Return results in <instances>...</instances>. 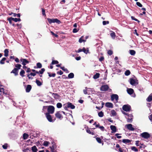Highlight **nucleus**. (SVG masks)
I'll return each mask as SVG.
<instances>
[{
  "label": "nucleus",
  "mask_w": 152,
  "mask_h": 152,
  "mask_svg": "<svg viewBox=\"0 0 152 152\" xmlns=\"http://www.w3.org/2000/svg\"><path fill=\"white\" fill-rule=\"evenodd\" d=\"M47 20L50 24H51L52 23H56L58 24H60L61 23L60 21L57 18L50 19L48 18H47Z\"/></svg>",
  "instance_id": "nucleus-1"
},
{
  "label": "nucleus",
  "mask_w": 152,
  "mask_h": 152,
  "mask_svg": "<svg viewBox=\"0 0 152 152\" xmlns=\"http://www.w3.org/2000/svg\"><path fill=\"white\" fill-rule=\"evenodd\" d=\"M122 109L125 111L129 112L131 110V107L129 104H125L123 106Z\"/></svg>",
  "instance_id": "nucleus-2"
},
{
  "label": "nucleus",
  "mask_w": 152,
  "mask_h": 152,
  "mask_svg": "<svg viewBox=\"0 0 152 152\" xmlns=\"http://www.w3.org/2000/svg\"><path fill=\"white\" fill-rule=\"evenodd\" d=\"M7 94V91L4 89L3 88H0V99H1L3 97V95Z\"/></svg>",
  "instance_id": "nucleus-3"
},
{
  "label": "nucleus",
  "mask_w": 152,
  "mask_h": 152,
  "mask_svg": "<svg viewBox=\"0 0 152 152\" xmlns=\"http://www.w3.org/2000/svg\"><path fill=\"white\" fill-rule=\"evenodd\" d=\"M140 136L145 139H148L150 137V135L147 132H144L141 134Z\"/></svg>",
  "instance_id": "nucleus-4"
},
{
  "label": "nucleus",
  "mask_w": 152,
  "mask_h": 152,
  "mask_svg": "<svg viewBox=\"0 0 152 152\" xmlns=\"http://www.w3.org/2000/svg\"><path fill=\"white\" fill-rule=\"evenodd\" d=\"M55 108L53 106H49L48 108V113L49 114H53Z\"/></svg>",
  "instance_id": "nucleus-5"
},
{
  "label": "nucleus",
  "mask_w": 152,
  "mask_h": 152,
  "mask_svg": "<svg viewBox=\"0 0 152 152\" xmlns=\"http://www.w3.org/2000/svg\"><path fill=\"white\" fill-rule=\"evenodd\" d=\"M46 117L48 121L51 122H53L55 120L52 119L51 116L49 113H46L45 114Z\"/></svg>",
  "instance_id": "nucleus-6"
},
{
  "label": "nucleus",
  "mask_w": 152,
  "mask_h": 152,
  "mask_svg": "<svg viewBox=\"0 0 152 152\" xmlns=\"http://www.w3.org/2000/svg\"><path fill=\"white\" fill-rule=\"evenodd\" d=\"M109 89V87L107 85H102L100 88V90L102 91H106Z\"/></svg>",
  "instance_id": "nucleus-7"
},
{
  "label": "nucleus",
  "mask_w": 152,
  "mask_h": 152,
  "mask_svg": "<svg viewBox=\"0 0 152 152\" xmlns=\"http://www.w3.org/2000/svg\"><path fill=\"white\" fill-rule=\"evenodd\" d=\"M111 100L112 101H113L115 99L116 101H118V96L116 94H113L111 96Z\"/></svg>",
  "instance_id": "nucleus-8"
},
{
  "label": "nucleus",
  "mask_w": 152,
  "mask_h": 152,
  "mask_svg": "<svg viewBox=\"0 0 152 152\" xmlns=\"http://www.w3.org/2000/svg\"><path fill=\"white\" fill-rule=\"evenodd\" d=\"M20 61L22 62V64L23 66H25L26 64H28L29 61L26 59L21 58L20 59Z\"/></svg>",
  "instance_id": "nucleus-9"
},
{
  "label": "nucleus",
  "mask_w": 152,
  "mask_h": 152,
  "mask_svg": "<svg viewBox=\"0 0 152 152\" xmlns=\"http://www.w3.org/2000/svg\"><path fill=\"white\" fill-rule=\"evenodd\" d=\"M128 118L127 119V121L128 122L131 123L133 121V116L132 114H129L128 115Z\"/></svg>",
  "instance_id": "nucleus-10"
},
{
  "label": "nucleus",
  "mask_w": 152,
  "mask_h": 152,
  "mask_svg": "<svg viewBox=\"0 0 152 152\" xmlns=\"http://www.w3.org/2000/svg\"><path fill=\"white\" fill-rule=\"evenodd\" d=\"M55 116L57 118L59 119L62 118H63L61 115V113L60 111L57 112L55 114Z\"/></svg>",
  "instance_id": "nucleus-11"
},
{
  "label": "nucleus",
  "mask_w": 152,
  "mask_h": 152,
  "mask_svg": "<svg viewBox=\"0 0 152 152\" xmlns=\"http://www.w3.org/2000/svg\"><path fill=\"white\" fill-rule=\"evenodd\" d=\"M129 80L130 83L132 85H134L136 84H138V83L136 82L135 79H134L132 78H130Z\"/></svg>",
  "instance_id": "nucleus-12"
},
{
  "label": "nucleus",
  "mask_w": 152,
  "mask_h": 152,
  "mask_svg": "<svg viewBox=\"0 0 152 152\" xmlns=\"http://www.w3.org/2000/svg\"><path fill=\"white\" fill-rule=\"evenodd\" d=\"M127 128L129 130L133 131L134 129L132 127V125L131 124H128L126 125Z\"/></svg>",
  "instance_id": "nucleus-13"
},
{
  "label": "nucleus",
  "mask_w": 152,
  "mask_h": 152,
  "mask_svg": "<svg viewBox=\"0 0 152 152\" xmlns=\"http://www.w3.org/2000/svg\"><path fill=\"white\" fill-rule=\"evenodd\" d=\"M74 73L72 72H71V73H70L68 75V77H63V78H65V79H67L68 78L69 79H71V78H74Z\"/></svg>",
  "instance_id": "nucleus-14"
},
{
  "label": "nucleus",
  "mask_w": 152,
  "mask_h": 152,
  "mask_svg": "<svg viewBox=\"0 0 152 152\" xmlns=\"http://www.w3.org/2000/svg\"><path fill=\"white\" fill-rule=\"evenodd\" d=\"M31 85H27V87L26 88V92L28 93L29 92L31 89Z\"/></svg>",
  "instance_id": "nucleus-15"
},
{
  "label": "nucleus",
  "mask_w": 152,
  "mask_h": 152,
  "mask_svg": "<svg viewBox=\"0 0 152 152\" xmlns=\"http://www.w3.org/2000/svg\"><path fill=\"white\" fill-rule=\"evenodd\" d=\"M67 107L68 108H70L71 109H74L75 106L74 105L72 104V103L68 102L67 103Z\"/></svg>",
  "instance_id": "nucleus-16"
},
{
  "label": "nucleus",
  "mask_w": 152,
  "mask_h": 152,
  "mask_svg": "<svg viewBox=\"0 0 152 152\" xmlns=\"http://www.w3.org/2000/svg\"><path fill=\"white\" fill-rule=\"evenodd\" d=\"M17 133V132L15 131L14 130L10 131L8 133V135L10 136H12L13 135H15Z\"/></svg>",
  "instance_id": "nucleus-17"
},
{
  "label": "nucleus",
  "mask_w": 152,
  "mask_h": 152,
  "mask_svg": "<svg viewBox=\"0 0 152 152\" xmlns=\"http://www.w3.org/2000/svg\"><path fill=\"white\" fill-rule=\"evenodd\" d=\"M18 70L16 68H14L11 72V73H13L15 74V75L16 76L18 75Z\"/></svg>",
  "instance_id": "nucleus-18"
},
{
  "label": "nucleus",
  "mask_w": 152,
  "mask_h": 152,
  "mask_svg": "<svg viewBox=\"0 0 152 152\" xmlns=\"http://www.w3.org/2000/svg\"><path fill=\"white\" fill-rule=\"evenodd\" d=\"M105 106L108 108H113V104L110 102H107L105 104Z\"/></svg>",
  "instance_id": "nucleus-19"
},
{
  "label": "nucleus",
  "mask_w": 152,
  "mask_h": 152,
  "mask_svg": "<svg viewBox=\"0 0 152 152\" xmlns=\"http://www.w3.org/2000/svg\"><path fill=\"white\" fill-rule=\"evenodd\" d=\"M110 128L111 130L113 132L112 133L115 132H116V128L115 126L111 125L110 126Z\"/></svg>",
  "instance_id": "nucleus-20"
},
{
  "label": "nucleus",
  "mask_w": 152,
  "mask_h": 152,
  "mask_svg": "<svg viewBox=\"0 0 152 152\" xmlns=\"http://www.w3.org/2000/svg\"><path fill=\"white\" fill-rule=\"evenodd\" d=\"M127 91V93L130 95L132 94L134 92L133 89L131 88L128 89Z\"/></svg>",
  "instance_id": "nucleus-21"
},
{
  "label": "nucleus",
  "mask_w": 152,
  "mask_h": 152,
  "mask_svg": "<svg viewBox=\"0 0 152 152\" xmlns=\"http://www.w3.org/2000/svg\"><path fill=\"white\" fill-rule=\"evenodd\" d=\"M83 51L84 53H86V49L84 47L82 49L80 48L78 50L76 51V52L77 53H79L80 52Z\"/></svg>",
  "instance_id": "nucleus-22"
},
{
  "label": "nucleus",
  "mask_w": 152,
  "mask_h": 152,
  "mask_svg": "<svg viewBox=\"0 0 152 152\" xmlns=\"http://www.w3.org/2000/svg\"><path fill=\"white\" fill-rule=\"evenodd\" d=\"M96 140L99 143H102V145H103L104 144V142L103 141H102L101 139L100 138L98 137H96Z\"/></svg>",
  "instance_id": "nucleus-23"
},
{
  "label": "nucleus",
  "mask_w": 152,
  "mask_h": 152,
  "mask_svg": "<svg viewBox=\"0 0 152 152\" xmlns=\"http://www.w3.org/2000/svg\"><path fill=\"white\" fill-rule=\"evenodd\" d=\"M131 140L128 139H124L122 140V142L126 144L130 142Z\"/></svg>",
  "instance_id": "nucleus-24"
},
{
  "label": "nucleus",
  "mask_w": 152,
  "mask_h": 152,
  "mask_svg": "<svg viewBox=\"0 0 152 152\" xmlns=\"http://www.w3.org/2000/svg\"><path fill=\"white\" fill-rule=\"evenodd\" d=\"M146 100L148 102H151L152 101V95L150 94L146 99Z\"/></svg>",
  "instance_id": "nucleus-25"
},
{
  "label": "nucleus",
  "mask_w": 152,
  "mask_h": 152,
  "mask_svg": "<svg viewBox=\"0 0 152 152\" xmlns=\"http://www.w3.org/2000/svg\"><path fill=\"white\" fill-rule=\"evenodd\" d=\"M100 75V74L99 73H96V74L94 75L93 78L94 79H97L99 77Z\"/></svg>",
  "instance_id": "nucleus-26"
},
{
  "label": "nucleus",
  "mask_w": 152,
  "mask_h": 152,
  "mask_svg": "<svg viewBox=\"0 0 152 152\" xmlns=\"http://www.w3.org/2000/svg\"><path fill=\"white\" fill-rule=\"evenodd\" d=\"M6 58H3L0 61V64H4L5 63L4 61L6 60Z\"/></svg>",
  "instance_id": "nucleus-27"
},
{
  "label": "nucleus",
  "mask_w": 152,
  "mask_h": 152,
  "mask_svg": "<svg viewBox=\"0 0 152 152\" xmlns=\"http://www.w3.org/2000/svg\"><path fill=\"white\" fill-rule=\"evenodd\" d=\"M4 56L5 57H7L8 55V52L9 51L7 49H6L4 50Z\"/></svg>",
  "instance_id": "nucleus-28"
},
{
  "label": "nucleus",
  "mask_w": 152,
  "mask_h": 152,
  "mask_svg": "<svg viewBox=\"0 0 152 152\" xmlns=\"http://www.w3.org/2000/svg\"><path fill=\"white\" fill-rule=\"evenodd\" d=\"M28 135L26 133H24L23 134V138L24 140H26L28 138Z\"/></svg>",
  "instance_id": "nucleus-29"
},
{
  "label": "nucleus",
  "mask_w": 152,
  "mask_h": 152,
  "mask_svg": "<svg viewBox=\"0 0 152 152\" xmlns=\"http://www.w3.org/2000/svg\"><path fill=\"white\" fill-rule=\"evenodd\" d=\"M60 68L63 71L65 72L66 73H69V71L66 68H65L64 66L61 67Z\"/></svg>",
  "instance_id": "nucleus-30"
},
{
  "label": "nucleus",
  "mask_w": 152,
  "mask_h": 152,
  "mask_svg": "<svg viewBox=\"0 0 152 152\" xmlns=\"http://www.w3.org/2000/svg\"><path fill=\"white\" fill-rule=\"evenodd\" d=\"M111 113L112 115L113 116H115L117 115V113L114 110H111Z\"/></svg>",
  "instance_id": "nucleus-31"
},
{
  "label": "nucleus",
  "mask_w": 152,
  "mask_h": 152,
  "mask_svg": "<svg viewBox=\"0 0 152 152\" xmlns=\"http://www.w3.org/2000/svg\"><path fill=\"white\" fill-rule=\"evenodd\" d=\"M31 150L33 152H37V149L36 147L34 146L31 148Z\"/></svg>",
  "instance_id": "nucleus-32"
},
{
  "label": "nucleus",
  "mask_w": 152,
  "mask_h": 152,
  "mask_svg": "<svg viewBox=\"0 0 152 152\" xmlns=\"http://www.w3.org/2000/svg\"><path fill=\"white\" fill-rule=\"evenodd\" d=\"M25 73V72L24 71L23 69H22L21 71L20 72V75L22 77H24L25 75H24V74Z\"/></svg>",
  "instance_id": "nucleus-33"
},
{
  "label": "nucleus",
  "mask_w": 152,
  "mask_h": 152,
  "mask_svg": "<svg viewBox=\"0 0 152 152\" xmlns=\"http://www.w3.org/2000/svg\"><path fill=\"white\" fill-rule=\"evenodd\" d=\"M112 32L110 34V35L113 39H114L115 36V33L113 31H112Z\"/></svg>",
  "instance_id": "nucleus-34"
},
{
  "label": "nucleus",
  "mask_w": 152,
  "mask_h": 152,
  "mask_svg": "<svg viewBox=\"0 0 152 152\" xmlns=\"http://www.w3.org/2000/svg\"><path fill=\"white\" fill-rule=\"evenodd\" d=\"M130 54L132 56H134L136 53L135 51L134 50H129Z\"/></svg>",
  "instance_id": "nucleus-35"
},
{
  "label": "nucleus",
  "mask_w": 152,
  "mask_h": 152,
  "mask_svg": "<svg viewBox=\"0 0 152 152\" xmlns=\"http://www.w3.org/2000/svg\"><path fill=\"white\" fill-rule=\"evenodd\" d=\"M15 66L18 69V70L20 69L21 65L20 64H16L15 65Z\"/></svg>",
  "instance_id": "nucleus-36"
},
{
  "label": "nucleus",
  "mask_w": 152,
  "mask_h": 152,
  "mask_svg": "<svg viewBox=\"0 0 152 152\" xmlns=\"http://www.w3.org/2000/svg\"><path fill=\"white\" fill-rule=\"evenodd\" d=\"M36 83H37V85L38 86H40L42 85V83H41V82L37 80H36Z\"/></svg>",
  "instance_id": "nucleus-37"
},
{
  "label": "nucleus",
  "mask_w": 152,
  "mask_h": 152,
  "mask_svg": "<svg viewBox=\"0 0 152 152\" xmlns=\"http://www.w3.org/2000/svg\"><path fill=\"white\" fill-rule=\"evenodd\" d=\"M131 149L132 150L135 152H137L138 151V149L135 146L132 147L131 148Z\"/></svg>",
  "instance_id": "nucleus-38"
},
{
  "label": "nucleus",
  "mask_w": 152,
  "mask_h": 152,
  "mask_svg": "<svg viewBox=\"0 0 152 152\" xmlns=\"http://www.w3.org/2000/svg\"><path fill=\"white\" fill-rule=\"evenodd\" d=\"M130 73L131 72L129 70H127L125 71L124 74L125 75L128 76L130 75Z\"/></svg>",
  "instance_id": "nucleus-39"
},
{
  "label": "nucleus",
  "mask_w": 152,
  "mask_h": 152,
  "mask_svg": "<svg viewBox=\"0 0 152 152\" xmlns=\"http://www.w3.org/2000/svg\"><path fill=\"white\" fill-rule=\"evenodd\" d=\"M48 76L49 77H54L56 76V74L55 73L51 74L50 72H48Z\"/></svg>",
  "instance_id": "nucleus-40"
},
{
  "label": "nucleus",
  "mask_w": 152,
  "mask_h": 152,
  "mask_svg": "<svg viewBox=\"0 0 152 152\" xmlns=\"http://www.w3.org/2000/svg\"><path fill=\"white\" fill-rule=\"evenodd\" d=\"M98 116L100 117H102L104 116V113L102 111H100L98 113Z\"/></svg>",
  "instance_id": "nucleus-41"
},
{
  "label": "nucleus",
  "mask_w": 152,
  "mask_h": 152,
  "mask_svg": "<svg viewBox=\"0 0 152 152\" xmlns=\"http://www.w3.org/2000/svg\"><path fill=\"white\" fill-rule=\"evenodd\" d=\"M57 107L58 108H60L62 107V104L61 103H58L56 104Z\"/></svg>",
  "instance_id": "nucleus-42"
},
{
  "label": "nucleus",
  "mask_w": 152,
  "mask_h": 152,
  "mask_svg": "<svg viewBox=\"0 0 152 152\" xmlns=\"http://www.w3.org/2000/svg\"><path fill=\"white\" fill-rule=\"evenodd\" d=\"M79 42L80 43H82L83 42H85V40L83 39V36L81 37L79 39Z\"/></svg>",
  "instance_id": "nucleus-43"
},
{
  "label": "nucleus",
  "mask_w": 152,
  "mask_h": 152,
  "mask_svg": "<svg viewBox=\"0 0 152 152\" xmlns=\"http://www.w3.org/2000/svg\"><path fill=\"white\" fill-rule=\"evenodd\" d=\"M58 63V61L56 60H53L52 61L51 63V64H57Z\"/></svg>",
  "instance_id": "nucleus-44"
},
{
  "label": "nucleus",
  "mask_w": 152,
  "mask_h": 152,
  "mask_svg": "<svg viewBox=\"0 0 152 152\" xmlns=\"http://www.w3.org/2000/svg\"><path fill=\"white\" fill-rule=\"evenodd\" d=\"M37 68H40L42 67V65L40 63H38L37 64Z\"/></svg>",
  "instance_id": "nucleus-45"
},
{
  "label": "nucleus",
  "mask_w": 152,
  "mask_h": 152,
  "mask_svg": "<svg viewBox=\"0 0 152 152\" xmlns=\"http://www.w3.org/2000/svg\"><path fill=\"white\" fill-rule=\"evenodd\" d=\"M50 148L52 152H57L56 151L54 147L53 146H52L51 147H50Z\"/></svg>",
  "instance_id": "nucleus-46"
},
{
  "label": "nucleus",
  "mask_w": 152,
  "mask_h": 152,
  "mask_svg": "<svg viewBox=\"0 0 152 152\" xmlns=\"http://www.w3.org/2000/svg\"><path fill=\"white\" fill-rule=\"evenodd\" d=\"M45 71V69L44 68H42L41 70L39 71V73L41 74H42Z\"/></svg>",
  "instance_id": "nucleus-47"
},
{
  "label": "nucleus",
  "mask_w": 152,
  "mask_h": 152,
  "mask_svg": "<svg viewBox=\"0 0 152 152\" xmlns=\"http://www.w3.org/2000/svg\"><path fill=\"white\" fill-rule=\"evenodd\" d=\"M131 18L132 20H134L135 21H137L138 23H139L140 22V21L138 19L136 18H135L134 17L132 16L131 17Z\"/></svg>",
  "instance_id": "nucleus-48"
},
{
  "label": "nucleus",
  "mask_w": 152,
  "mask_h": 152,
  "mask_svg": "<svg viewBox=\"0 0 152 152\" xmlns=\"http://www.w3.org/2000/svg\"><path fill=\"white\" fill-rule=\"evenodd\" d=\"M86 132L88 133L89 134H91L92 135H94V132H91L90 130L87 129L86 130Z\"/></svg>",
  "instance_id": "nucleus-49"
},
{
  "label": "nucleus",
  "mask_w": 152,
  "mask_h": 152,
  "mask_svg": "<svg viewBox=\"0 0 152 152\" xmlns=\"http://www.w3.org/2000/svg\"><path fill=\"white\" fill-rule=\"evenodd\" d=\"M49 142L47 141H45L43 142V145L45 146H47Z\"/></svg>",
  "instance_id": "nucleus-50"
},
{
  "label": "nucleus",
  "mask_w": 152,
  "mask_h": 152,
  "mask_svg": "<svg viewBox=\"0 0 152 152\" xmlns=\"http://www.w3.org/2000/svg\"><path fill=\"white\" fill-rule=\"evenodd\" d=\"M107 53L109 55L111 56L113 54V51L111 50H109L107 51Z\"/></svg>",
  "instance_id": "nucleus-51"
},
{
  "label": "nucleus",
  "mask_w": 152,
  "mask_h": 152,
  "mask_svg": "<svg viewBox=\"0 0 152 152\" xmlns=\"http://www.w3.org/2000/svg\"><path fill=\"white\" fill-rule=\"evenodd\" d=\"M109 23V22L108 21H103L102 22V23L104 25H105L107 24H108Z\"/></svg>",
  "instance_id": "nucleus-52"
},
{
  "label": "nucleus",
  "mask_w": 152,
  "mask_h": 152,
  "mask_svg": "<svg viewBox=\"0 0 152 152\" xmlns=\"http://www.w3.org/2000/svg\"><path fill=\"white\" fill-rule=\"evenodd\" d=\"M52 95H53V96L55 99H56L57 98V97H56V96H57V97L58 96V94L57 93H52Z\"/></svg>",
  "instance_id": "nucleus-53"
},
{
  "label": "nucleus",
  "mask_w": 152,
  "mask_h": 152,
  "mask_svg": "<svg viewBox=\"0 0 152 152\" xmlns=\"http://www.w3.org/2000/svg\"><path fill=\"white\" fill-rule=\"evenodd\" d=\"M137 5L140 7H142V5L140 2H136Z\"/></svg>",
  "instance_id": "nucleus-54"
},
{
  "label": "nucleus",
  "mask_w": 152,
  "mask_h": 152,
  "mask_svg": "<svg viewBox=\"0 0 152 152\" xmlns=\"http://www.w3.org/2000/svg\"><path fill=\"white\" fill-rule=\"evenodd\" d=\"M57 73L58 74L61 75L63 74V72L61 70H60V71H58L57 72Z\"/></svg>",
  "instance_id": "nucleus-55"
},
{
  "label": "nucleus",
  "mask_w": 152,
  "mask_h": 152,
  "mask_svg": "<svg viewBox=\"0 0 152 152\" xmlns=\"http://www.w3.org/2000/svg\"><path fill=\"white\" fill-rule=\"evenodd\" d=\"M118 151L120 152H126L125 150L122 149L121 148H119Z\"/></svg>",
  "instance_id": "nucleus-56"
},
{
  "label": "nucleus",
  "mask_w": 152,
  "mask_h": 152,
  "mask_svg": "<svg viewBox=\"0 0 152 152\" xmlns=\"http://www.w3.org/2000/svg\"><path fill=\"white\" fill-rule=\"evenodd\" d=\"M2 147L4 149H7V144H5L2 146Z\"/></svg>",
  "instance_id": "nucleus-57"
},
{
  "label": "nucleus",
  "mask_w": 152,
  "mask_h": 152,
  "mask_svg": "<svg viewBox=\"0 0 152 152\" xmlns=\"http://www.w3.org/2000/svg\"><path fill=\"white\" fill-rule=\"evenodd\" d=\"M50 33H51L52 35L54 36L55 37H58V35L55 34L53 31H51Z\"/></svg>",
  "instance_id": "nucleus-58"
},
{
  "label": "nucleus",
  "mask_w": 152,
  "mask_h": 152,
  "mask_svg": "<svg viewBox=\"0 0 152 152\" xmlns=\"http://www.w3.org/2000/svg\"><path fill=\"white\" fill-rule=\"evenodd\" d=\"M42 13L43 15H45L46 16V15L45 14V10L44 9H42Z\"/></svg>",
  "instance_id": "nucleus-59"
},
{
  "label": "nucleus",
  "mask_w": 152,
  "mask_h": 152,
  "mask_svg": "<svg viewBox=\"0 0 152 152\" xmlns=\"http://www.w3.org/2000/svg\"><path fill=\"white\" fill-rule=\"evenodd\" d=\"M78 31V30H77L76 28H75L73 29L72 32L74 33H76Z\"/></svg>",
  "instance_id": "nucleus-60"
},
{
  "label": "nucleus",
  "mask_w": 152,
  "mask_h": 152,
  "mask_svg": "<svg viewBox=\"0 0 152 152\" xmlns=\"http://www.w3.org/2000/svg\"><path fill=\"white\" fill-rule=\"evenodd\" d=\"M104 59V58L103 56H101L100 58L99 59V60L100 61H103Z\"/></svg>",
  "instance_id": "nucleus-61"
},
{
  "label": "nucleus",
  "mask_w": 152,
  "mask_h": 152,
  "mask_svg": "<svg viewBox=\"0 0 152 152\" xmlns=\"http://www.w3.org/2000/svg\"><path fill=\"white\" fill-rule=\"evenodd\" d=\"M29 150V149L28 148H27L26 149H23V152H28V151Z\"/></svg>",
  "instance_id": "nucleus-62"
},
{
  "label": "nucleus",
  "mask_w": 152,
  "mask_h": 152,
  "mask_svg": "<svg viewBox=\"0 0 152 152\" xmlns=\"http://www.w3.org/2000/svg\"><path fill=\"white\" fill-rule=\"evenodd\" d=\"M99 128L102 131H103L104 130V128L103 126H100V127H99Z\"/></svg>",
  "instance_id": "nucleus-63"
},
{
  "label": "nucleus",
  "mask_w": 152,
  "mask_h": 152,
  "mask_svg": "<svg viewBox=\"0 0 152 152\" xmlns=\"http://www.w3.org/2000/svg\"><path fill=\"white\" fill-rule=\"evenodd\" d=\"M90 53H91L89 51L88 48H86V54H87L88 53L90 54Z\"/></svg>",
  "instance_id": "nucleus-64"
}]
</instances>
